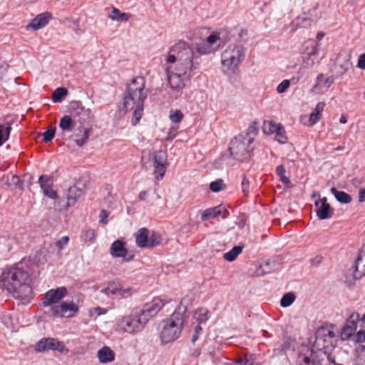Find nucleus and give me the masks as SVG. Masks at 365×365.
Wrapping results in <instances>:
<instances>
[{
	"label": "nucleus",
	"mask_w": 365,
	"mask_h": 365,
	"mask_svg": "<svg viewBox=\"0 0 365 365\" xmlns=\"http://www.w3.org/2000/svg\"><path fill=\"white\" fill-rule=\"evenodd\" d=\"M353 340L356 343L365 342V330L358 331L356 335H354Z\"/></svg>",
	"instance_id": "50"
},
{
	"label": "nucleus",
	"mask_w": 365,
	"mask_h": 365,
	"mask_svg": "<svg viewBox=\"0 0 365 365\" xmlns=\"http://www.w3.org/2000/svg\"><path fill=\"white\" fill-rule=\"evenodd\" d=\"M248 362L249 359L247 355H245L243 359H237L236 361V364L239 365H246Z\"/></svg>",
	"instance_id": "59"
},
{
	"label": "nucleus",
	"mask_w": 365,
	"mask_h": 365,
	"mask_svg": "<svg viewBox=\"0 0 365 365\" xmlns=\"http://www.w3.org/2000/svg\"><path fill=\"white\" fill-rule=\"evenodd\" d=\"M324 36L325 34L322 31H320L317 34V38L320 41L324 38Z\"/></svg>",
	"instance_id": "64"
},
{
	"label": "nucleus",
	"mask_w": 365,
	"mask_h": 365,
	"mask_svg": "<svg viewBox=\"0 0 365 365\" xmlns=\"http://www.w3.org/2000/svg\"><path fill=\"white\" fill-rule=\"evenodd\" d=\"M359 201L363 202L365 201V188L361 190L359 192Z\"/></svg>",
	"instance_id": "61"
},
{
	"label": "nucleus",
	"mask_w": 365,
	"mask_h": 365,
	"mask_svg": "<svg viewBox=\"0 0 365 365\" xmlns=\"http://www.w3.org/2000/svg\"><path fill=\"white\" fill-rule=\"evenodd\" d=\"M68 294V290L65 287H60L56 289H51L46 292L43 304L44 307L53 306L58 303Z\"/></svg>",
	"instance_id": "13"
},
{
	"label": "nucleus",
	"mask_w": 365,
	"mask_h": 365,
	"mask_svg": "<svg viewBox=\"0 0 365 365\" xmlns=\"http://www.w3.org/2000/svg\"><path fill=\"white\" fill-rule=\"evenodd\" d=\"M298 24L302 25V26H309L311 23L313 22L315 19L304 14L303 16H299L297 18Z\"/></svg>",
	"instance_id": "45"
},
{
	"label": "nucleus",
	"mask_w": 365,
	"mask_h": 365,
	"mask_svg": "<svg viewBox=\"0 0 365 365\" xmlns=\"http://www.w3.org/2000/svg\"><path fill=\"white\" fill-rule=\"evenodd\" d=\"M290 86V81L289 80H284L282 81L277 86V91L279 93H282L286 91V90Z\"/></svg>",
	"instance_id": "49"
},
{
	"label": "nucleus",
	"mask_w": 365,
	"mask_h": 365,
	"mask_svg": "<svg viewBox=\"0 0 365 365\" xmlns=\"http://www.w3.org/2000/svg\"><path fill=\"white\" fill-rule=\"evenodd\" d=\"M91 110L85 108L81 102L75 101L71 103V115L74 118H78L79 123L83 125L91 118Z\"/></svg>",
	"instance_id": "16"
},
{
	"label": "nucleus",
	"mask_w": 365,
	"mask_h": 365,
	"mask_svg": "<svg viewBox=\"0 0 365 365\" xmlns=\"http://www.w3.org/2000/svg\"><path fill=\"white\" fill-rule=\"evenodd\" d=\"M324 106L325 104L323 102H319L317 104L314 112H312L309 115V125H314L320 119Z\"/></svg>",
	"instance_id": "28"
},
{
	"label": "nucleus",
	"mask_w": 365,
	"mask_h": 365,
	"mask_svg": "<svg viewBox=\"0 0 365 365\" xmlns=\"http://www.w3.org/2000/svg\"><path fill=\"white\" fill-rule=\"evenodd\" d=\"M51 311L55 317L68 318L76 315L79 311V307L73 302H63L60 304L53 305Z\"/></svg>",
	"instance_id": "11"
},
{
	"label": "nucleus",
	"mask_w": 365,
	"mask_h": 365,
	"mask_svg": "<svg viewBox=\"0 0 365 365\" xmlns=\"http://www.w3.org/2000/svg\"><path fill=\"white\" fill-rule=\"evenodd\" d=\"M317 46L318 44L314 41L307 43L305 50L302 53L303 63L298 71V77L297 78L294 77L292 78V81L297 83L299 79L304 75L305 70L314 65L316 56L318 51Z\"/></svg>",
	"instance_id": "9"
},
{
	"label": "nucleus",
	"mask_w": 365,
	"mask_h": 365,
	"mask_svg": "<svg viewBox=\"0 0 365 365\" xmlns=\"http://www.w3.org/2000/svg\"><path fill=\"white\" fill-rule=\"evenodd\" d=\"M286 170L283 165H279L276 168V173L280 178L282 182L287 187H290L291 182L285 175Z\"/></svg>",
	"instance_id": "36"
},
{
	"label": "nucleus",
	"mask_w": 365,
	"mask_h": 365,
	"mask_svg": "<svg viewBox=\"0 0 365 365\" xmlns=\"http://www.w3.org/2000/svg\"><path fill=\"white\" fill-rule=\"evenodd\" d=\"M276 136L275 139L281 144L287 143L288 141V138L286 135V131L284 130V128L281 125L277 129V130L275 132Z\"/></svg>",
	"instance_id": "38"
},
{
	"label": "nucleus",
	"mask_w": 365,
	"mask_h": 365,
	"mask_svg": "<svg viewBox=\"0 0 365 365\" xmlns=\"http://www.w3.org/2000/svg\"><path fill=\"white\" fill-rule=\"evenodd\" d=\"M154 174L155 179L157 180H160L163 178L165 171H166V165H154Z\"/></svg>",
	"instance_id": "42"
},
{
	"label": "nucleus",
	"mask_w": 365,
	"mask_h": 365,
	"mask_svg": "<svg viewBox=\"0 0 365 365\" xmlns=\"http://www.w3.org/2000/svg\"><path fill=\"white\" fill-rule=\"evenodd\" d=\"M184 318L180 312H175L170 317L165 321L160 332V339L163 343H169L178 339L182 331Z\"/></svg>",
	"instance_id": "5"
},
{
	"label": "nucleus",
	"mask_w": 365,
	"mask_h": 365,
	"mask_svg": "<svg viewBox=\"0 0 365 365\" xmlns=\"http://www.w3.org/2000/svg\"><path fill=\"white\" fill-rule=\"evenodd\" d=\"M220 34L217 32H212L205 40V41L211 46L214 47L218 41H220Z\"/></svg>",
	"instance_id": "47"
},
{
	"label": "nucleus",
	"mask_w": 365,
	"mask_h": 365,
	"mask_svg": "<svg viewBox=\"0 0 365 365\" xmlns=\"http://www.w3.org/2000/svg\"><path fill=\"white\" fill-rule=\"evenodd\" d=\"M347 65H348V63L346 64L339 65L338 66L339 71H337V73L339 75H343L344 73H345L348 69Z\"/></svg>",
	"instance_id": "57"
},
{
	"label": "nucleus",
	"mask_w": 365,
	"mask_h": 365,
	"mask_svg": "<svg viewBox=\"0 0 365 365\" xmlns=\"http://www.w3.org/2000/svg\"><path fill=\"white\" fill-rule=\"evenodd\" d=\"M147 195H148V192L145 191V190H143V191H141L139 195H138V199L140 201H144L145 200L146 197H147Z\"/></svg>",
	"instance_id": "62"
},
{
	"label": "nucleus",
	"mask_w": 365,
	"mask_h": 365,
	"mask_svg": "<svg viewBox=\"0 0 365 365\" xmlns=\"http://www.w3.org/2000/svg\"><path fill=\"white\" fill-rule=\"evenodd\" d=\"M51 18L52 14L50 12H43L37 15L34 19H33L27 27L31 28L34 31H37L46 26Z\"/></svg>",
	"instance_id": "21"
},
{
	"label": "nucleus",
	"mask_w": 365,
	"mask_h": 365,
	"mask_svg": "<svg viewBox=\"0 0 365 365\" xmlns=\"http://www.w3.org/2000/svg\"><path fill=\"white\" fill-rule=\"evenodd\" d=\"M148 96L145 89V80L143 77L134 78L128 84L124 96L123 107L126 110H133L132 124L135 125L140 120L144 107V101Z\"/></svg>",
	"instance_id": "3"
},
{
	"label": "nucleus",
	"mask_w": 365,
	"mask_h": 365,
	"mask_svg": "<svg viewBox=\"0 0 365 365\" xmlns=\"http://www.w3.org/2000/svg\"><path fill=\"white\" fill-rule=\"evenodd\" d=\"M334 83V79L331 78H325L324 74L320 73L317 76L316 84L314 86L313 89H317L318 86L322 85L326 87H329Z\"/></svg>",
	"instance_id": "35"
},
{
	"label": "nucleus",
	"mask_w": 365,
	"mask_h": 365,
	"mask_svg": "<svg viewBox=\"0 0 365 365\" xmlns=\"http://www.w3.org/2000/svg\"><path fill=\"white\" fill-rule=\"evenodd\" d=\"M245 57V49L241 45L231 44L222 53L221 63L222 68L234 71L242 63Z\"/></svg>",
	"instance_id": "6"
},
{
	"label": "nucleus",
	"mask_w": 365,
	"mask_h": 365,
	"mask_svg": "<svg viewBox=\"0 0 365 365\" xmlns=\"http://www.w3.org/2000/svg\"><path fill=\"white\" fill-rule=\"evenodd\" d=\"M65 349L63 342L54 338H43L35 345V349L39 352L48 350H58L60 352H63Z\"/></svg>",
	"instance_id": "15"
},
{
	"label": "nucleus",
	"mask_w": 365,
	"mask_h": 365,
	"mask_svg": "<svg viewBox=\"0 0 365 365\" xmlns=\"http://www.w3.org/2000/svg\"><path fill=\"white\" fill-rule=\"evenodd\" d=\"M38 183L43 194L51 199H56L57 192L52 189L53 184V177L48 175H42L38 178Z\"/></svg>",
	"instance_id": "17"
},
{
	"label": "nucleus",
	"mask_w": 365,
	"mask_h": 365,
	"mask_svg": "<svg viewBox=\"0 0 365 365\" xmlns=\"http://www.w3.org/2000/svg\"><path fill=\"white\" fill-rule=\"evenodd\" d=\"M229 214V211L227 209L222 205H218L205 210L201 215V220L202 221H207L220 215H221L223 219H225L228 217Z\"/></svg>",
	"instance_id": "18"
},
{
	"label": "nucleus",
	"mask_w": 365,
	"mask_h": 365,
	"mask_svg": "<svg viewBox=\"0 0 365 365\" xmlns=\"http://www.w3.org/2000/svg\"><path fill=\"white\" fill-rule=\"evenodd\" d=\"M183 118L184 115L180 110H171L170 111L169 118L174 123H180Z\"/></svg>",
	"instance_id": "39"
},
{
	"label": "nucleus",
	"mask_w": 365,
	"mask_h": 365,
	"mask_svg": "<svg viewBox=\"0 0 365 365\" xmlns=\"http://www.w3.org/2000/svg\"><path fill=\"white\" fill-rule=\"evenodd\" d=\"M242 246H235L231 250L224 254V259L228 262H232L242 252Z\"/></svg>",
	"instance_id": "34"
},
{
	"label": "nucleus",
	"mask_w": 365,
	"mask_h": 365,
	"mask_svg": "<svg viewBox=\"0 0 365 365\" xmlns=\"http://www.w3.org/2000/svg\"><path fill=\"white\" fill-rule=\"evenodd\" d=\"M354 268V278L356 279L361 278L365 275V259L359 254L355 261Z\"/></svg>",
	"instance_id": "23"
},
{
	"label": "nucleus",
	"mask_w": 365,
	"mask_h": 365,
	"mask_svg": "<svg viewBox=\"0 0 365 365\" xmlns=\"http://www.w3.org/2000/svg\"><path fill=\"white\" fill-rule=\"evenodd\" d=\"M322 261V257L321 255L316 256L312 259V264L314 265L319 264Z\"/></svg>",
	"instance_id": "60"
},
{
	"label": "nucleus",
	"mask_w": 365,
	"mask_h": 365,
	"mask_svg": "<svg viewBox=\"0 0 365 365\" xmlns=\"http://www.w3.org/2000/svg\"><path fill=\"white\" fill-rule=\"evenodd\" d=\"M201 331L202 327H200V325L196 326L195 329V334L192 336V341L193 342H195L198 339V336L201 333Z\"/></svg>",
	"instance_id": "56"
},
{
	"label": "nucleus",
	"mask_w": 365,
	"mask_h": 365,
	"mask_svg": "<svg viewBox=\"0 0 365 365\" xmlns=\"http://www.w3.org/2000/svg\"><path fill=\"white\" fill-rule=\"evenodd\" d=\"M146 324V319L140 314V310L135 308L129 315L124 316L120 319L118 326L125 332L136 333L140 331Z\"/></svg>",
	"instance_id": "7"
},
{
	"label": "nucleus",
	"mask_w": 365,
	"mask_h": 365,
	"mask_svg": "<svg viewBox=\"0 0 365 365\" xmlns=\"http://www.w3.org/2000/svg\"><path fill=\"white\" fill-rule=\"evenodd\" d=\"M109 216V212L106 210H102L99 215L100 220L101 224L106 225L108 222L107 218Z\"/></svg>",
	"instance_id": "53"
},
{
	"label": "nucleus",
	"mask_w": 365,
	"mask_h": 365,
	"mask_svg": "<svg viewBox=\"0 0 365 365\" xmlns=\"http://www.w3.org/2000/svg\"><path fill=\"white\" fill-rule=\"evenodd\" d=\"M225 187V185L222 179L212 182L210 185V189L215 192H219Z\"/></svg>",
	"instance_id": "43"
},
{
	"label": "nucleus",
	"mask_w": 365,
	"mask_h": 365,
	"mask_svg": "<svg viewBox=\"0 0 365 365\" xmlns=\"http://www.w3.org/2000/svg\"><path fill=\"white\" fill-rule=\"evenodd\" d=\"M281 125L272 120H264L262 130L265 134L271 135L275 133Z\"/></svg>",
	"instance_id": "31"
},
{
	"label": "nucleus",
	"mask_w": 365,
	"mask_h": 365,
	"mask_svg": "<svg viewBox=\"0 0 365 365\" xmlns=\"http://www.w3.org/2000/svg\"><path fill=\"white\" fill-rule=\"evenodd\" d=\"M68 91L65 88L60 87L56 88L52 95V99L53 102H60L62 98L67 94Z\"/></svg>",
	"instance_id": "41"
},
{
	"label": "nucleus",
	"mask_w": 365,
	"mask_h": 365,
	"mask_svg": "<svg viewBox=\"0 0 365 365\" xmlns=\"http://www.w3.org/2000/svg\"><path fill=\"white\" fill-rule=\"evenodd\" d=\"M195 56H198V61L200 62L201 55H207L215 51V48L211 47L205 41L195 43L193 48L190 46Z\"/></svg>",
	"instance_id": "22"
},
{
	"label": "nucleus",
	"mask_w": 365,
	"mask_h": 365,
	"mask_svg": "<svg viewBox=\"0 0 365 365\" xmlns=\"http://www.w3.org/2000/svg\"><path fill=\"white\" fill-rule=\"evenodd\" d=\"M162 242L160 233L150 231L145 227L140 228L135 234V243L140 248L154 247Z\"/></svg>",
	"instance_id": "8"
},
{
	"label": "nucleus",
	"mask_w": 365,
	"mask_h": 365,
	"mask_svg": "<svg viewBox=\"0 0 365 365\" xmlns=\"http://www.w3.org/2000/svg\"><path fill=\"white\" fill-rule=\"evenodd\" d=\"M302 361L304 365H321L319 361L312 359L310 357L306 356L303 357Z\"/></svg>",
	"instance_id": "54"
},
{
	"label": "nucleus",
	"mask_w": 365,
	"mask_h": 365,
	"mask_svg": "<svg viewBox=\"0 0 365 365\" xmlns=\"http://www.w3.org/2000/svg\"><path fill=\"white\" fill-rule=\"evenodd\" d=\"M154 165H164L167 164V155L163 150L155 151L153 154Z\"/></svg>",
	"instance_id": "33"
},
{
	"label": "nucleus",
	"mask_w": 365,
	"mask_h": 365,
	"mask_svg": "<svg viewBox=\"0 0 365 365\" xmlns=\"http://www.w3.org/2000/svg\"><path fill=\"white\" fill-rule=\"evenodd\" d=\"M1 283L16 299L29 302L33 297L31 277L23 268L11 267L5 269L1 275Z\"/></svg>",
	"instance_id": "2"
},
{
	"label": "nucleus",
	"mask_w": 365,
	"mask_h": 365,
	"mask_svg": "<svg viewBox=\"0 0 365 365\" xmlns=\"http://www.w3.org/2000/svg\"><path fill=\"white\" fill-rule=\"evenodd\" d=\"M359 320L360 316L357 312H353L350 314L340 332V337L343 341L349 340L351 336H354Z\"/></svg>",
	"instance_id": "12"
},
{
	"label": "nucleus",
	"mask_w": 365,
	"mask_h": 365,
	"mask_svg": "<svg viewBox=\"0 0 365 365\" xmlns=\"http://www.w3.org/2000/svg\"><path fill=\"white\" fill-rule=\"evenodd\" d=\"M242 190L245 195H247L250 192V181L248 178L244 175L241 183Z\"/></svg>",
	"instance_id": "48"
},
{
	"label": "nucleus",
	"mask_w": 365,
	"mask_h": 365,
	"mask_svg": "<svg viewBox=\"0 0 365 365\" xmlns=\"http://www.w3.org/2000/svg\"><path fill=\"white\" fill-rule=\"evenodd\" d=\"M68 241L69 237L68 236H63L56 243V246L59 250H61L63 247L68 243Z\"/></svg>",
	"instance_id": "51"
},
{
	"label": "nucleus",
	"mask_w": 365,
	"mask_h": 365,
	"mask_svg": "<svg viewBox=\"0 0 365 365\" xmlns=\"http://www.w3.org/2000/svg\"><path fill=\"white\" fill-rule=\"evenodd\" d=\"M110 253L113 257H124L126 262L133 259V255L126 257L128 250L125 247V242L120 240H117L112 243L110 248Z\"/></svg>",
	"instance_id": "20"
},
{
	"label": "nucleus",
	"mask_w": 365,
	"mask_h": 365,
	"mask_svg": "<svg viewBox=\"0 0 365 365\" xmlns=\"http://www.w3.org/2000/svg\"><path fill=\"white\" fill-rule=\"evenodd\" d=\"M78 130L79 133H83L82 135H79L78 133L75 134L73 135V137H75L74 141L77 145L81 147L87 143L91 135V129L84 128L81 125Z\"/></svg>",
	"instance_id": "24"
},
{
	"label": "nucleus",
	"mask_w": 365,
	"mask_h": 365,
	"mask_svg": "<svg viewBox=\"0 0 365 365\" xmlns=\"http://www.w3.org/2000/svg\"><path fill=\"white\" fill-rule=\"evenodd\" d=\"M130 17V14L120 12V11L115 7L112 9L111 14L109 15L110 19L118 21H128Z\"/></svg>",
	"instance_id": "29"
},
{
	"label": "nucleus",
	"mask_w": 365,
	"mask_h": 365,
	"mask_svg": "<svg viewBox=\"0 0 365 365\" xmlns=\"http://www.w3.org/2000/svg\"><path fill=\"white\" fill-rule=\"evenodd\" d=\"M7 70L6 66L0 61V79H1Z\"/></svg>",
	"instance_id": "58"
},
{
	"label": "nucleus",
	"mask_w": 365,
	"mask_h": 365,
	"mask_svg": "<svg viewBox=\"0 0 365 365\" xmlns=\"http://www.w3.org/2000/svg\"><path fill=\"white\" fill-rule=\"evenodd\" d=\"M82 190L76 186L70 187L68 191V203L67 207L73 205L78 199L81 197Z\"/></svg>",
	"instance_id": "27"
},
{
	"label": "nucleus",
	"mask_w": 365,
	"mask_h": 365,
	"mask_svg": "<svg viewBox=\"0 0 365 365\" xmlns=\"http://www.w3.org/2000/svg\"><path fill=\"white\" fill-rule=\"evenodd\" d=\"M56 128L50 127L46 131L43 133V142L47 143L50 142L55 135Z\"/></svg>",
	"instance_id": "46"
},
{
	"label": "nucleus",
	"mask_w": 365,
	"mask_h": 365,
	"mask_svg": "<svg viewBox=\"0 0 365 365\" xmlns=\"http://www.w3.org/2000/svg\"><path fill=\"white\" fill-rule=\"evenodd\" d=\"M359 254L364 257V259H365V245L362 246Z\"/></svg>",
	"instance_id": "63"
},
{
	"label": "nucleus",
	"mask_w": 365,
	"mask_h": 365,
	"mask_svg": "<svg viewBox=\"0 0 365 365\" xmlns=\"http://www.w3.org/2000/svg\"><path fill=\"white\" fill-rule=\"evenodd\" d=\"M98 357L101 363H108L114 361V351L108 346H103L98 351Z\"/></svg>",
	"instance_id": "25"
},
{
	"label": "nucleus",
	"mask_w": 365,
	"mask_h": 365,
	"mask_svg": "<svg viewBox=\"0 0 365 365\" xmlns=\"http://www.w3.org/2000/svg\"><path fill=\"white\" fill-rule=\"evenodd\" d=\"M331 192L334 195L335 198L341 203H349L352 200L350 195L344 191H339L335 187H332Z\"/></svg>",
	"instance_id": "30"
},
{
	"label": "nucleus",
	"mask_w": 365,
	"mask_h": 365,
	"mask_svg": "<svg viewBox=\"0 0 365 365\" xmlns=\"http://www.w3.org/2000/svg\"><path fill=\"white\" fill-rule=\"evenodd\" d=\"M194 318L200 324L205 323L208 319V310L205 308L198 309L194 314Z\"/></svg>",
	"instance_id": "37"
},
{
	"label": "nucleus",
	"mask_w": 365,
	"mask_h": 365,
	"mask_svg": "<svg viewBox=\"0 0 365 365\" xmlns=\"http://www.w3.org/2000/svg\"><path fill=\"white\" fill-rule=\"evenodd\" d=\"M82 238L85 242H92L96 238V232L93 229H87L83 232Z\"/></svg>",
	"instance_id": "44"
},
{
	"label": "nucleus",
	"mask_w": 365,
	"mask_h": 365,
	"mask_svg": "<svg viewBox=\"0 0 365 365\" xmlns=\"http://www.w3.org/2000/svg\"><path fill=\"white\" fill-rule=\"evenodd\" d=\"M295 300V295L292 292H288L285 294L280 301V304L283 307L290 306Z\"/></svg>",
	"instance_id": "40"
},
{
	"label": "nucleus",
	"mask_w": 365,
	"mask_h": 365,
	"mask_svg": "<svg viewBox=\"0 0 365 365\" xmlns=\"http://www.w3.org/2000/svg\"><path fill=\"white\" fill-rule=\"evenodd\" d=\"M11 130V125L9 123L0 125V145L9 139Z\"/></svg>",
	"instance_id": "32"
},
{
	"label": "nucleus",
	"mask_w": 365,
	"mask_h": 365,
	"mask_svg": "<svg viewBox=\"0 0 365 365\" xmlns=\"http://www.w3.org/2000/svg\"><path fill=\"white\" fill-rule=\"evenodd\" d=\"M103 292L108 296L116 295L124 298L130 297L133 293V289L130 286H125L118 282H110L104 289Z\"/></svg>",
	"instance_id": "14"
},
{
	"label": "nucleus",
	"mask_w": 365,
	"mask_h": 365,
	"mask_svg": "<svg viewBox=\"0 0 365 365\" xmlns=\"http://www.w3.org/2000/svg\"><path fill=\"white\" fill-rule=\"evenodd\" d=\"M254 137L249 135H238L230 143L229 151L235 160L244 162L250 159L254 150Z\"/></svg>",
	"instance_id": "4"
},
{
	"label": "nucleus",
	"mask_w": 365,
	"mask_h": 365,
	"mask_svg": "<svg viewBox=\"0 0 365 365\" xmlns=\"http://www.w3.org/2000/svg\"><path fill=\"white\" fill-rule=\"evenodd\" d=\"M315 205L317 207V215L320 220L329 219L332 217L334 210L331 208L325 197L316 201Z\"/></svg>",
	"instance_id": "19"
},
{
	"label": "nucleus",
	"mask_w": 365,
	"mask_h": 365,
	"mask_svg": "<svg viewBox=\"0 0 365 365\" xmlns=\"http://www.w3.org/2000/svg\"><path fill=\"white\" fill-rule=\"evenodd\" d=\"M76 122L71 115H64L59 121V128L63 133H70L75 128Z\"/></svg>",
	"instance_id": "26"
},
{
	"label": "nucleus",
	"mask_w": 365,
	"mask_h": 365,
	"mask_svg": "<svg viewBox=\"0 0 365 365\" xmlns=\"http://www.w3.org/2000/svg\"><path fill=\"white\" fill-rule=\"evenodd\" d=\"M190 45L179 41L169 50L165 58V70L168 84L176 92L177 96L181 95L193 71L198 68L200 61Z\"/></svg>",
	"instance_id": "1"
},
{
	"label": "nucleus",
	"mask_w": 365,
	"mask_h": 365,
	"mask_svg": "<svg viewBox=\"0 0 365 365\" xmlns=\"http://www.w3.org/2000/svg\"><path fill=\"white\" fill-rule=\"evenodd\" d=\"M170 300L163 299L160 297H155L150 302L146 303L140 310V314L146 319V322L155 317Z\"/></svg>",
	"instance_id": "10"
},
{
	"label": "nucleus",
	"mask_w": 365,
	"mask_h": 365,
	"mask_svg": "<svg viewBox=\"0 0 365 365\" xmlns=\"http://www.w3.org/2000/svg\"><path fill=\"white\" fill-rule=\"evenodd\" d=\"M258 131L257 123L256 121L253 122L248 128L247 133L245 135H249L251 136V134L254 135H257Z\"/></svg>",
	"instance_id": "52"
},
{
	"label": "nucleus",
	"mask_w": 365,
	"mask_h": 365,
	"mask_svg": "<svg viewBox=\"0 0 365 365\" xmlns=\"http://www.w3.org/2000/svg\"><path fill=\"white\" fill-rule=\"evenodd\" d=\"M357 66L361 69H365V53L359 56Z\"/></svg>",
	"instance_id": "55"
}]
</instances>
